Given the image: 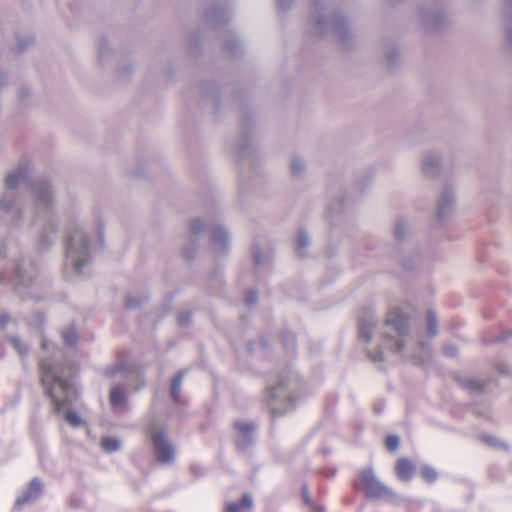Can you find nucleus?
<instances>
[{"instance_id": "obj_57", "label": "nucleus", "mask_w": 512, "mask_h": 512, "mask_svg": "<svg viewBox=\"0 0 512 512\" xmlns=\"http://www.w3.org/2000/svg\"><path fill=\"white\" fill-rule=\"evenodd\" d=\"M30 94V89L28 87H22L20 90H19V97L21 99H24L26 98L27 96H29Z\"/></svg>"}, {"instance_id": "obj_58", "label": "nucleus", "mask_w": 512, "mask_h": 512, "mask_svg": "<svg viewBox=\"0 0 512 512\" xmlns=\"http://www.w3.org/2000/svg\"><path fill=\"white\" fill-rule=\"evenodd\" d=\"M509 337H510V332H503V333H501V334H500V335L495 339V341H496V342H500V341H503V340H505V339H507V338H509Z\"/></svg>"}, {"instance_id": "obj_60", "label": "nucleus", "mask_w": 512, "mask_h": 512, "mask_svg": "<svg viewBox=\"0 0 512 512\" xmlns=\"http://www.w3.org/2000/svg\"><path fill=\"white\" fill-rule=\"evenodd\" d=\"M131 70H132V66L131 65H127V66L123 67V73L126 72V71L130 72Z\"/></svg>"}, {"instance_id": "obj_61", "label": "nucleus", "mask_w": 512, "mask_h": 512, "mask_svg": "<svg viewBox=\"0 0 512 512\" xmlns=\"http://www.w3.org/2000/svg\"><path fill=\"white\" fill-rule=\"evenodd\" d=\"M338 206H339V208H340V207H344V198H342V197H341V198L339 199V205H338Z\"/></svg>"}, {"instance_id": "obj_28", "label": "nucleus", "mask_w": 512, "mask_h": 512, "mask_svg": "<svg viewBox=\"0 0 512 512\" xmlns=\"http://www.w3.org/2000/svg\"><path fill=\"white\" fill-rule=\"evenodd\" d=\"M62 339L65 346L74 348L78 342V335L73 326L66 327L62 330Z\"/></svg>"}, {"instance_id": "obj_23", "label": "nucleus", "mask_w": 512, "mask_h": 512, "mask_svg": "<svg viewBox=\"0 0 512 512\" xmlns=\"http://www.w3.org/2000/svg\"><path fill=\"white\" fill-rule=\"evenodd\" d=\"M242 125H243V135H242L241 143L236 146L235 150L239 157L244 158L251 154L252 143H251V139L248 135L249 124L246 119L243 120Z\"/></svg>"}, {"instance_id": "obj_52", "label": "nucleus", "mask_w": 512, "mask_h": 512, "mask_svg": "<svg viewBox=\"0 0 512 512\" xmlns=\"http://www.w3.org/2000/svg\"><path fill=\"white\" fill-rule=\"evenodd\" d=\"M205 95L206 97H208L209 95H211V98L213 99V101L215 102L216 106L218 107L219 106V93L217 90H211V91H207L205 92Z\"/></svg>"}, {"instance_id": "obj_40", "label": "nucleus", "mask_w": 512, "mask_h": 512, "mask_svg": "<svg viewBox=\"0 0 512 512\" xmlns=\"http://www.w3.org/2000/svg\"><path fill=\"white\" fill-rule=\"evenodd\" d=\"M267 346H268V341L265 338H260L256 342H250L247 346V349L249 350V352L254 353L258 349L265 350L267 348Z\"/></svg>"}, {"instance_id": "obj_10", "label": "nucleus", "mask_w": 512, "mask_h": 512, "mask_svg": "<svg viewBox=\"0 0 512 512\" xmlns=\"http://www.w3.org/2000/svg\"><path fill=\"white\" fill-rule=\"evenodd\" d=\"M149 438L156 461L160 464L172 463L175 459V448L167 439V431L160 427L151 426Z\"/></svg>"}, {"instance_id": "obj_31", "label": "nucleus", "mask_w": 512, "mask_h": 512, "mask_svg": "<svg viewBox=\"0 0 512 512\" xmlns=\"http://www.w3.org/2000/svg\"><path fill=\"white\" fill-rule=\"evenodd\" d=\"M290 169L294 177H302L306 171V165L304 160L299 156H293L291 159Z\"/></svg>"}, {"instance_id": "obj_45", "label": "nucleus", "mask_w": 512, "mask_h": 512, "mask_svg": "<svg viewBox=\"0 0 512 512\" xmlns=\"http://www.w3.org/2000/svg\"><path fill=\"white\" fill-rule=\"evenodd\" d=\"M192 322V314L189 311H183L178 316V323L181 326H188Z\"/></svg>"}, {"instance_id": "obj_26", "label": "nucleus", "mask_w": 512, "mask_h": 512, "mask_svg": "<svg viewBox=\"0 0 512 512\" xmlns=\"http://www.w3.org/2000/svg\"><path fill=\"white\" fill-rule=\"evenodd\" d=\"M281 342L284 350L289 356H293L296 351V338L291 331H283L281 334Z\"/></svg>"}, {"instance_id": "obj_5", "label": "nucleus", "mask_w": 512, "mask_h": 512, "mask_svg": "<svg viewBox=\"0 0 512 512\" xmlns=\"http://www.w3.org/2000/svg\"><path fill=\"white\" fill-rule=\"evenodd\" d=\"M310 19L318 36L334 32L343 47L350 45L352 34L346 15L339 11H330L324 0H312Z\"/></svg>"}, {"instance_id": "obj_46", "label": "nucleus", "mask_w": 512, "mask_h": 512, "mask_svg": "<svg viewBox=\"0 0 512 512\" xmlns=\"http://www.w3.org/2000/svg\"><path fill=\"white\" fill-rule=\"evenodd\" d=\"M367 355L375 363L384 361V353H383L382 349H379L377 352H372V351L368 350Z\"/></svg>"}, {"instance_id": "obj_33", "label": "nucleus", "mask_w": 512, "mask_h": 512, "mask_svg": "<svg viewBox=\"0 0 512 512\" xmlns=\"http://www.w3.org/2000/svg\"><path fill=\"white\" fill-rule=\"evenodd\" d=\"M147 300H148V296L145 294H142L140 296L128 294L125 298V306L127 309H136V308L140 307Z\"/></svg>"}, {"instance_id": "obj_27", "label": "nucleus", "mask_w": 512, "mask_h": 512, "mask_svg": "<svg viewBox=\"0 0 512 512\" xmlns=\"http://www.w3.org/2000/svg\"><path fill=\"white\" fill-rule=\"evenodd\" d=\"M101 447L107 453H113L121 450L122 441L113 436H105L101 439Z\"/></svg>"}, {"instance_id": "obj_15", "label": "nucleus", "mask_w": 512, "mask_h": 512, "mask_svg": "<svg viewBox=\"0 0 512 512\" xmlns=\"http://www.w3.org/2000/svg\"><path fill=\"white\" fill-rule=\"evenodd\" d=\"M234 427L237 430L236 445L241 450L247 449L255 440L256 424L253 422H235Z\"/></svg>"}, {"instance_id": "obj_11", "label": "nucleus", "mask_w": 512, "mask_h": 512, "mask_svg": "<svg viewBox=\"0 0 512 512\" xmlns=\"http://www.w3.org/2000/svg\"><path fill=\"white\" fill-rule=\"evenodd\" d=\"M361 478L365 485V495L369 499H393L395 492L375 475L371 467L364 468L361 472Z\"/></svg>"}, {"instance_id": "obj_9", "label": "nucleus", "mask_w": 512, "mask_h": 512, "mask_svg": "<svg viewBox=\"0 0 512 512\" xmlns=\"http://www.w3.org/2000/svg\"><path fill=\"white\" fill-rule=\"evenodd\" d=\"M410 334V318L401 309L392 310L382 325L381 335L385 345L402 352Z\"/></svg>"}, {"instance_id": "obj_32", "label": "nucleus", "mask_w": 512, "mask_h": 512, "mask_svg": "<svg viewBox=\"0 0 512 512\" xmlns=\"http://www.w3.org/2000/svg\"><path fill=\"white\" fill-rule=\"evenodd\" d=\"M224 47L228 52L237 54L241 50L242 43L236 34H230L225 40Z\"/></svg>"}, {"instance_id": "obj_6", "label": "nucleus", "mask_w": 512, "mask_h": 512, "mask_svg": "<svg viewBox=\"0 0 512 512\" xmlns=\"http://www.w3.org/2000/svg\"><path fill=\"white\" fill-rule=\"evenodd\" d=\"M90 237L80 223H74L68 231L65 243V269L81 275L86 266L92 262Z\"/></svg>"}, {"instance_id": "obj_50", "label": "nucleus", "mask_w": 512, "mask_h": 512, "mask_svg": "<svg viewBox=\"0 0 512 512\" xmlns=\"http://www.w3.org/2000/svg\"><path fill=\"white\" fill-rule=\"evenodd\" d=\"M243 510L239 502H232L226 506L225 512H241Z\"/></svg>"}, {"instance_id": "obj_38", "label": "nucleus", "mask_w": 512, "mask_h": 512, "mask_svg": "<svg viewBox=\"0 0 512 512\" xmlns=\"http://www.w3.org/2000/svg\"><path fill=\"white\" fill-rule=\"evenodd\" d=\"M464 386L474 392H480L484 389L485 383L479 379L470 378L464 382Z\"/></svg>"}, {"instance_id": "obj_47", "label": "nucleus", "mask_w": 512, "mask_h": 512, "mask_svg": "<svg viewBox=\"0 0 512 512\" xmlns=\"http://www.w3.org/2000/svg\"><path fill=\"white\" fill-rule=\"evenodd\" d=\"M239 503L242 509H250L253 505V499L249 494H243Z\"/></svg>"}, {"instance_id": "obj_35", "label": "nucleus", "mask_w": 512, "mask_h": 512, "mask_svg": "<svg viewBox=\"0 0 512 512\" xmlns=\"http://www.w3.org/2000/svg\"><path fill=\"white\" fill-rule=\"evenodd\" d=\"M113 52L109 42L106 39H102L98 46V58L100 62H103Z\"/></svg>"}, {"instance_id": "obj_39", "label": "nucleus", "mask_w": 512, "mask_h": 512, "mask_svg": "<svg viewBox=\"0 0 512 512\" xmlns=\"http://www.w3.org/2000/svg\"><path fill=\"white\" fill-rule=\"evenodd\" d=\"M386 447L389 451H395L400 444V438L396 434H391L386 437Z\"/></svg>"}, {"instance_id": "obj_13", "label": "nucleus", "mask_w": 512, "mask_h": 512, "mask_svg": "<svg viewBox=\"0 0 512 512\" xmlns=\"http://www.w3.org/2000/svg\"><path fill=\"white\" fill-rule=\"evenodd\" d=\"M418 17L421 26L428 33H435L440 30L445 24V12L439 5L432 7H420Z\"/></svg>"}, {"instance_id": "obj_63", "label": "nucleus", "mask_w": 512, "mask_h": 512, "mask_svg": "<svg viewBox=\"0 0 512 512\" xmlns=\"http://www.w3.org/2000/svg\"><path fill=\"white\" fill-rule=\"evenodd\" d=\"M387 1L390 3H397V2H400L401 0H387Z\"/></svg>"}, {"instance_id": "obj_42", "label": "nucleus", "mask_w": 512, "mask_h": 512, "mask_svg": "<svg viewBox=\"0 0 512 512\" xmlns=\"http://www.w3.org/2000/svg\"><path fill=\"white\" fill-rule=\"evenodd\" d=\"M386 60L389 65L393 66L398 58V52L395 47H388L384 52Z\"/></svg>"}, {"instance_id": "obj_12", "label": "nucleus", "mask_w": 512, "mask_h": 512, "mask_svg": "<svg viewBox=\"0 0 512 512\" xmlns=\"http://www.w3.org/2000/svg\"><path fill=\"white\" fill-rule=\"evenodd\" d=\"M407 220L404 217H398L395 220L393 235L395 240L398 242V247H394L392 245L389 246V249L392 250V253L398 257L402 262V266L406 270H412L418 258L414 256L413 261L410 263L406 259L402 258V254L405 250L409 248V243L407 242Z\"/></svg>"}, {"instance_id": "obj_51", "label": "nucleus", "mask_w": 512, "mask_h": 512, "mask_svg": "<svg viewBox=\"0 0 512 512\" xmlns=\"http://www.w3.org/2000/svg\"><path fill=\"white\" fill-rule=\"evenodd\" d=\"M419 346L421 348V350L427 354L430 353L431 351V344L429 343V341L427 340H420L419 341Z\"/></svg>"}, {"instance_id": "obj_20", "label": "nucleus", "mask_w": 512, "mask_h": 512, "mask_svg": "<svg viewBox=\"0 0 512 512\" xmlns=\"http://www.w3.org/2000/svg\"><path fill=\"white\" fill-rule=\"evenodd\" d=\"M416 471L414 463L409 458H400L395 466V473L401 481H410Z\"/></svg>"}, {"instance_id": "obj_54", "label": "nucleus", "mask_w": 512, "mask_h": 512, "mask_svg": "<svg viewBox=\"0 0 512 512\" xmlns=\"http://www.w3.org/2000/svg\"><path fill=\"white\" fill-rule=\"evenodd\" d=\"M385 404L383 401H378L374 404L373 410L375 414H381L384 411Z\"/></svg>"}, {"instance_id": "obj_49", "label": "nucleus", "mask_w": 512, "mask_h": 512, "mask_svg": "<svg viewBox=\"0 0 512 512\" xmlns=\"http://www.w3.org/2000/svg\"><path fill=\"white\" fill-rule=\"evenodd\" d=\"M276 1H277L278 9L283 12L288 10L293 3V0H276Z\"/></svg>"}, {"instance_id": "obj_25", "label": "nucleus", "mask_w": 512, "mask_h": 512, "mask_svg": "<svg viewBox=\"0 0 512 512\" xmlns=\"http://www.w3.org/2000/svg\"><path fill=\"white\" fill-rule=\"evenodd\" d=\"M310 245V237L305 229H299L295 239V251L299 257L306 255V250Z\"/></svg>"}, {"instance_id": "obj_48", "label": "nucleus", "mask_w": 512, "mask_h": 512, "mask_svg": "<svg viewBox=\"0 0 512 512\" xmlns=\"http://www.w3.org/2000/svg\"><path fill=\"white\" fill-rule=\"evenodd\" d=\"M372 180V174H366L363 178V180L358 179L356 182V186L360 190H364L365 186H367Z\"/></svg>"}, {"instance_id": "obj_29", "label": "nucleus", "mask_w": 512, "mask_h": 512, "mask_svg": "<svg viewBox=\"0 0 512 512\" xmlns=\"http://www.w3.org/2000/svg\"><path fill=\"white\" fill-rule=\"evenodd\" d=\"M427 332L430 337L438 333V318L434 310L428 309L426 312Z\"/></svg>"}, {"instance_id": "obj_62", "label": "nucleus", "mask_w": 512, "mask_h": 512, "mask_svg": "<svg viewBox=\"0 0 512 512\" xmlns=\"http://www.w3.org/2000/svg\"><path fill=\"white\" fill-rule=\"evenodd\" d=\"M4 257H5L4 248L0 247V258H4Z\"/></svg>"}, {"instance_id": "obj_21", "label": "nucleus", "mask_w": 512, "mask_h": 512, "mask_svg": "<svg viewBox=\"0 0 512 512\" xmlns=\"http://www.w3.org/2000/svg\"><path fill=\"white\" fill-rule=\"evenodd\" d=\"M423 173L429 177L438 175L440 170V157L434 152H427L422 158Z\"/></svg>"}, {"instance_id": "obj_36", "label": "nucleus", "mask_w": 512, "mask_h": 512, "mask_svg": "<svg viewBox=\"0 0 512 512\" xmlns=\"http://www.w3.org/2000/svg\"><path fill=\"white\" fill-rule=\"evenodd\" d=\"M421 476L426 482L433 483L436 481L438 474L433 467L429 465H423L421 467Z\"/></svg>"}, {"instance_id": "obj_8", "label": "nucleus", "mask_w": 512, "mask_h": 512, "mask_svg": "<svg viewBox=\"0 0 512 512\" xmlns=\"http://www.w3.org/2000/svg\"><path fill=\"white\" fill-rule=\"evenodd\" d=\"M105 375L109 378L123 377L124 382H119L111 387L109 394V402L113 409H122L127 405L126 389L130 385L132 379L143 381L140 369L131 363L119 362L110 366L105 370ZM144 382H142V385Z\"/></svg>"}, {"instance_id": "obj_55", "label": "nucleus", "mask_w": 512, "mask_h": 512, "mask_svg": "<svg viewBox=\"0 0 512 512\" xmlns=\"http://www.w3.org/2000/svg\"><path fill=\"white\" fill-rule=\"evenodd\" d=\"M97 233H98L100 246H102L103 242H104V228L101 224H98Z\"/></svg>"}, {"instance_id": "obj_2", "label": "nucleus", "mask_w": 512, "mask_h": 512, "mask_svg": "<svg viewBox=\"0 0 512 512\" xmlns=\"http://www.w3.org/2000/svg\"><path fill=\"white\" fill-rule=\"evenodd\" d=\"M31 193L35 202L32 224L42 227L37 245L40 250H46L54 244L58 231L54 192L49 181L39 178L31 183Z\"/></svg>"}, {"instance_id": "obj_17", "label": "nucleus", "mask_w": 512, "mask_h": 512, "mask_svg": "<svg viewBox=\"0 0 512 512\" xmlns=\"http://www.w3.org/2000/svg\"><path fill=\"white\" fill-rule=\"evenodd\" d=\"M43 491V484L38 478L30 481L27 488L17 497L15 501L16 507H21L38 499Z\"/></svg>"}, {"instance_id": "obj_37", "label": "nucleus", "mask_w": 512, "mask_h": 512, "mask_svg": "<svg viewBox=\"0 0 512 512\" xmlns=\"http://www.w3.org/2000/svg\"><path fill=\"white\" fill-rule=\"evenodd\" d=\"M301 493H302V498H303V501L304 503L309 506L310 508H312L313 510H315V512H323L324 511V508L323 507H320V506H317L313 503V501L311 500V498L309 497V494H308V487L306 484H303L302 485V488H301Z\"/></svg>"}, {"instance_id": "obj_59", "label": "nucleus", "mask_w": 512, "mask_h": 512, "mask_svg": "<svg viewBox=\"0 0 512 512\" xmlns=\"http://www.w3.org/2000/svg\"><path fill=\"white\" fill-rule=\"evenodd\" d=\"M323 474L326 477H333L336 474V469L335 468H331V469H329L328 472H323Z\"/></svg>"}, {"instance_id": "obj_34", "label": "nucleus", "mask_w": 512, "mask_h": 512, "mask_svg": "<svg viewBox=\"0 0 512 512\" xmlns=\"http://www.w3.org/2000/svg\"><path fill=\"white\" fill-rule=\"evenodd\" d=\"M6 341L11 344L14 350L23 358L28 355L27 346L16 336H8Z\"/></svg>"}, {"instance_id": "obj_22", "label": "nucleus", "mask_w": 512, "mask_h": 512, "mask_svg": "<svg viewBox=\"0 0 512 512\" xmlns=\"http://www.w3.org/2000/svg\"><path fill=\"white\" fill-rule=\"evenodd\" d=\"M503 17L505 21V42L512 51V0H503Z\"/></svg>"}, {"instance_id": "obj_7", "label": "nucleus", "mask_w": 512, "mask_h": 512, "mask_svg": "<svg viewBox=\"0 0 512 512\" xmlns=\"http://www.w3.org/2000/svg\"><path fill=\"white\" fill-rule=\"evenodd\" d=\"M30 171V161L22 159L16 168L7 173L4 178L5 192L0 197V211L6 215H11L16 227L19 226L23 212L14 190L19 183L27 180Z\"/></svg>"}, {"instance_id": "obj_44", "label": "nucleus", "mask_w": 512, "mask_h": 512, "mask_svg": "<svg viewBox=\"0 0 512 512\" xmlns=\"http://www.w3.org/2000/svg\"><path fill=\"white\" fill-rule=\"evenodd\" d=\"M443 354L446 357L455 358L458 356V348L453 344H445L443 346Z\"/></svg>"}, {"instance_id": "obj_41", "label": "nucleus", "mask_w": 512, "mask_h": 512, "mask_svg": "<svg viewBox=\"0 0 512 512\" xmlns=\"http://www.w3.org/2000/svg\"><path fill=\"white\" fill-rule=\"evenodd\" d=\"M481 439L484 443L488 444L489 446L507 448V445H504L498 438H496L493 435L485 434L482 435Z\"/></svg>"}, {"instance_id": "obj_53", "label": "nucleus", "mask_w": 512, "mask_h": 512, "mask_svg": "<svg viewBox=\"0 0 512 512\" xmlns=\"http://www.w3.org/2000/svg\"><path fill=\"white\" fill-rule=\"evenodd\" d=\"M10 317L7 313L0 314V329H4L9 323Z\"/></svg>"}, {"instance_id": "obj_19", "label": "nucleus", "mask_w": 512, "mask_h": 512, "mask_svg": "<svg viewBox=\"0 0 512 512\" xmlns=\"http://www.w3.org/2000/svg\"><path fill=\"white\" fill-rule=\"evenodd\" d=\"M377 320L372 312L366 313L359 321L358 334L359 338L368 343L372 340Z\"/></svg>"}, {"instance_id": "obj_14", "label": "nucleus", "mask_w": 512, "mask_h": 512, "mask_svg": "<svg viewBox=\"0 0 512 512\" xmlns=\"http://www.w3.org/2000/svg\"><path fill=\"white\" fill-rule=\"evenodd\" d=\"M14 274L16 279L15 289L17 293L25 297L26 295L21 289L27 288L32 284L36 277V265L30 258H23L16 263Z\"/></svg>"}, {"instance_id": "obj_3", "label": "nucleus", "mask_w": 512, "mask_h": 512, "mask_svg": "<svg viewBox=\"0 0 512 512\" xmlns=\"http://www.w3.org/2000/svg\"><path fill=\"white\" fill-rule=\"evenodd\" d=\"M210 229V247L216 257L228 254L231 246V237L228 229L222 224H206L202 218L196 217L190 221V237L182 249V256L186 260L195 258L199 239L206 228Z\"/></svg>"}, {"instance_id": "obj_4", "label": "nucleus", "mask_w": 512, "mask_h": 512, "mask_svg": "<svg viewBox=\"0 0 512 512\" xmlns=\"http://www.w3.org/2000/svg\"><path fill=\"white\" fill-rule=\"evenodd\" d=\"M302 381L298 373L289 367L269 387L268 405L274 415H282L297 406L301 395Z\"/></svg>"}, {"instance_id": "obj_30", "label": "nucleus", "mask_w": 512, "mask_h": 512, "mask_svg": "<svg viewBox=\"0 0 512 512\" xmlns=\"http://www.w3.org/2000/svg\"><path fill=\"white\" fill-rule=\"evenodd\" d=\"M34 43V36L31 34L25 35L23 37L16 36V44L13 48V52L17 54H21L25 49L31 46Z\"/></svg>"}, {"instance_id": "obj_1", "label": "nucleus", "mask_w": 512, "mask_h": 512, "mask_svg": "<svg viewBox=\"0 0 512 512\" xmlns=\"http://www.w3.org/2000/svg\"><path fill=\"white\" fill-rule=\"evenodd\" d=\"M44 351H51L49 358L42 359L39 364L41 383L54 405L56 413L67 410L65 420L74 428L84 425L82 418L70 407L78 397L74 382L76 367L70 360L64 359L63 351L49 340L43 338L41 342Z\"/></svg>"}, {"instance_id": "obj_56", "label": "nucleus", "mask_w": 512, "mask_h": 512, "mask_svg": "<svg viewBox=\"0 0 512 512\" xmlns=\"http://www.w3.org/2000/svg\"><path fill=\"white\" fill-rule=\"evenodd\" d=\"M7 83V76L2 71H0V90H2L7 85Z\"/></svg>"}, {"instance_id": "obj_18", "label": "nucleus", "mask_w": 512, "mask_h": 512, "mask_svg": "<svg viewBox=\"0 0 512 512\" xmlns=\"http://www.w3.org/2000/svg\"><path fill=\"white\" fill-rule=\"evenodd\" d=\"M251 254L255 269V276L260 279L271 270V258L269 256L263 255L261 249L258 246H253Z\"/></svg>"}, {"instance_id": "obj_24", "label": "nucleus", "mask_w": 512, "mask_h": 512, "mask_svg": "<svg viewBox=\"0 0 512 512\" xmlns=\"http://www.w3.org/2000/svg\"><path fill=\"white\" fill-rule=\"evenodd\" d=\"M185 374H186V370H184V369L180 370L171 380L170 397L175 404L182 403L181 398H180V393H181L182 382L185 377Z\"/></svg>"}, {"instance_id": "obj_16", "label": "nucleus", "mask_w": 512, "mask_h": 512, "mask_svg": "<svg viewBox=\"0 0 512 512\" xmlns=\"http://www.w3.org/2000/svg\"><path fill=\"white\" fill-rule=\"evenodd\" d=\"M454 200H455V197H454V192H453L452 187L449 185L445 186L442 189V191L438 197L437 205H436L437 218L440 221H443L446 219V217L452 210V207L454 205Z\"/></svg>"}, {"instance_id": "obj_43", "label": "nucleus", "mask_w": 512, "mask_h": 512, "mask_svg": "<svg viewBox=\"0 0 512 512\" xmlns=\"http://www.w3.org/2000/svg\"><path fill=\"white\" fill-rule=\"evenodd\" d=\"M258 300V293L254 289H249L245 292V303L248 306H254L256 305Z\"/></svg>"}]
</instances>
